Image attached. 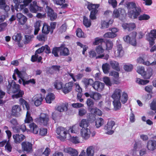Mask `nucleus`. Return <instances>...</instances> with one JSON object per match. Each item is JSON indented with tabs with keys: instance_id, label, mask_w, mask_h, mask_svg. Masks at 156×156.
<instances>
[{
	"instance_id": "f257e3e1",
	"label": "nucleus",
	"mask_w": 156,
	"mask_h": 156,
	"mask_svg": "<svg viewBox=\"0 0 156 156\" xmlns=\"http://www.w3.org/2000/svg\"><path fill=\"white\" fill-rule=\"evenodd\" d=\"M87 9L90 11L89 16L90 19L85 16H83V24L87 28L89 27L91 25V20H94L97 19L96 15L98 12L97 9L100 6L99 4H94L87 2Z\"/></svg>"
},
{
	"instance_id": "f03ea898",
	"label": "nucleus",
	"mask_w": 156,
	"mask_h": 156,
	"mask_svg": "<svg viewBox=\"0 0 156 156\" xmlns=\"http://www.w3.org/2000/svg\"><path fill=\"white\" fill-rule=\"evenodd\" d=\"M108 49H96V51H91L89 54L90 56L95 57L96 58H102L105 55V59H108L109 56L107 54L108 51Z\"/></svg>"
},
{
	"instance_id": "7ed1b4c3",
	"label": "nucleus",
	"mask_w": 156,
	"mask_h": 156,
	"mask_svg": "<svg viewBox=\"0 0 156 156\" xmlns=\"http://www.w3.org/2000/svg\"><path fill=\"white\" fill-rule=\"evenodd\" d=\"M20 87L19 85L15 84L13 85V86L11 87L8 90V93L9 94H11L18 92L17 94L12 95V97L13 99L21 97L23 95L24 93V91L20 90Z\"/></svg>"
},
{
	"instance_id": "20e7f679",
	"label": "nucleus",
	"mask_w": 156,
	"mask_h": 156,
	"mask_svg": "<svg viewBox=\"0 0 156 156\" xmlns=\"http://www.w3.org/2000/svg\"><path fill=\"white\" fill-rule=\"evenodd\" d=\"M56 132L59 136L58 137L62 141L66 139L68 140L70 135L68 129L66 128L58 127L57 129Z\"/></svg>"
},
{
	"instance_id": "39448f33",
	"label": "nucleus",
	"mask_w": 156,
	"mask_h": 156,
	"mask_svg": "<svg viewBox=\"0 0 156 156\" xmlns=\"http://www.w3.org/2000/svg\"><path fill=\"white\" fill-rule=\"evenodd\" d=\"M20 102L23 105L24 109L25 108L27 110L26 115L25 119V122L28 123L32 121L33 119L30 116V114L28 110L30 109V106L28 103L26 102L24 99L22 98H20Z\"/></svg>"
},
{
	"instance_id": "423d86ee",
	"label": "nucleus",
	"mask_w": 156,
	"mask_h": 156,
	"mask_svg": "<svg viewBox=\"0 0 156 156\" xmlns=\"http://www.w3.org/2000/svg\"><path fill=\"white\" fill-rule=\"evenodd\" d=\"M141 12V9L140 7L138 6L135 9H132L129 11L128 15L130 18L136 19L139 16Z\"/></svg>"
},
{
	"instance_id": "0eeeda50",
	"label": "nucleus",
	"mask_w": 156,
	"mask_h": 156,
	"mask_svg": "<svg viewBox=\"0 0 156 156\" xmlns=\"http://www.w3.org/2000/svg\"><path fill=\"white\" fill-rule=\"evenodd\" d=\"M146 38L149 41L150 47L153 46L155 43V40L156 39V30H151L148 35H147Z\"/></svg>"
},
{
	"instance_id": "6e6552de",
	"label": "nucleus",
	"mask_w": 156,
	"mask_h": 156,
	"mask_svg": "<svg viewBox=\"0 0 156 156\" xmlns=\"http://www.w3.org/2000/svg\"><path fill=\"white\" fill-rule=\"evenodd\" d=\"M115 124L114 121L112 120H109L107 124L104 127L106 131V133L108 135H111L114 132L113 127Z\"/></svg>"
},
{
	"instance_id": "1a4fd4ad",
	"label": "nucleus",
	"mask_w": 156,
	"mask_h": 156,
	"mask_svg": "<svg viewBox=\"0 0 156 156\" xmlns=\"http://www.w3.org/2000/svg\"><path fill=\"white\" fill-rule=\"evenodd\" d=\"M91 131L90 129L81 128L80 130V136L84 140H87L90 137Z\"/></svg>"
},
{
	"instance_id": "9d476101",
	"label": "nucleus",
	"mask_w": 156,
	"mask_h": 156,
	"mask_svg": "<svg viewBox=\"0 0 156 156\" xmlns=\"http://www.w3.org/2000/svg\"><path fill=\"white\" fill-rule=\"evenodd\" d=\"M137 72L142 76L144 78L149 79L152 74V70H151L150 72H146L144 67H138L137 68Z\"/></svg>"
},
{
	"instance_id": "9b49d317",
	"label": "nucleus",
	"mask_w": 156,
	"mask_h": 156,
	"mask_svg": "<svg viewBox=\"0 0 156 156\" xmlns=\"http://www.w3.org/2000/svg\"><path fill=\"white\" fill-rule=\"evenodd\" d=\"M49 117L48 115L46 114L41 113L39 117L37 119L38 122L44 125H47L49 122Z\"/></svg>"
},
{
	"instance_id": "f8f14e48",
	"label": "nucleus",
	"mask_w": 156,
	"mask_h": 156,
	"mask_svg": "<svg viewBox=\"0 0 156 156\" xmlns=\"http://www.w3.org/2000/svg\"><path fill=\"white\" fill-rule=\"evenodd\" d=\"M44 98V96L41 94H38L34 95L32 98V101L36 106H38L41 104V102Z\"/></svg>"
},
{
	"instance_id": "ddd939ff",
	"label": "nucleus",
	"mask_w": 156,
	"mask_h": 156,
	"mask_svg": "<svg viewBox=\"0 0 156 156\" xmlns=\"http://www.w3.org/2000/svg\"><path fill=\"white\" fill-rule=\"evenodd\" d=\"M29 9L31 12L36 13L37 12L41 11L43 8L38 6L37 2L34 1L30 3Z\"/></svg>"
},
{
	"instance_id": "4468645a",
	"label": "nucleus",
	"mask_w": 156,
	"mask_h": 156,
	"mask_svg": "<svg viewBox=\"0 0 156 156\" xmlns=\"http://www.w3.org/2000/svg\"><path fill=\"white\" fill-rule=\"evenodd\" d=\"M23 150L27 153H31L33 151L32 144L28 142H23L22 144Z\"/></svg>"
},
{
	"instance_id": "2eb2a0df",
	"label": "nucleus",
	"mask_w": 156,
	"mask_h": 156,
	"mask_svg": "<svg viewBox=\"0 0 156 156\" xmlns=\"http://www.w3.org/2000/svg\"><path fill=\"white\" fill-rule=\"evenodd\" d=\"M51 153V150L48 147H46L44 150L43 148L38 149L36 152V156H48Z\"/></svg>"
},
{
	"instance_id": "dca6fc26",
	"label": "nucleus",
	"mask_w": 156,
	"mask_h": 156,
	"mask_svg": "<svg viewBox=\"0 0 156 156\" xmlns=\"http://www.w3.org/2000/svg\"><path fill=\"white\" fill-rule=\"evenodd\" d=\"M47 9V15L48 18L51 21L55 20L57 18V14L54 12V10L51 7L48 6Z\"/></svg>"
},
{
	"instance_id": "f3484780",
	"label": "nucleus",
	"mask_w": 156,
	"mask_h": 156,
	"mask_svg": "<svg viewBox=\"0 0 156 156\" xmlns=\"http://www.w3.org/2000/svg\"><path fill=\"white\" fill-rule=\"evenodd\" d=\"M73 86V83L72 82L66 83L63 87L62 90L65 94L70 92Z\"/></svg>"
},
{
	"instance_id": "a211bd4d",
	"label": "nucleus",
	"mask_w": 156,
	"mask_h": 156,
	"mask_svg": "<svg viewBox=\"0 0 156 156\" xmlns=\"http://www.w3.org/2000/svg\"><path fill=\"white\" fill-rule=\"evenodd\" d=\"M104 39L103 38L97 37L94 39V41L93 43L94 45H98L100 44L96 48V49H103L105 47L103 45Z\"/></svg>"
},
{
	"instance_id": "6ab92c4d",
	"label": "nucleus",
	"mask_w": 156,
	"mask_h": 156,
	"mask_svg": "<svg viewBox=\"0 0 156 156\" xmlns=\"http://www.w3.org/2000/svg\"><path fill=\"white\" fill-rule=\"evenodd\" d=\"M29 129L27 130V132H30L34 134H37L38 132L39 128L35 123L33 122L29 125Z\"/></svg>"
},
{
	"instance_id": "aec40b11",
	"label": "nucleus",
	"mask_w": 156,
	"mask_h": 156,
	"mask_svg": "<svg viewBox=\"0 0 156 156\" xmlns=\"http://www.w3.org/2000/svg\"><path fill=\"white\" fill-rule=\"evenodd\" d=\"M146 147L147 149L151 151H153L156 149V141L150 140L147 143Z\"/></svg>"
},
{
	"instance_id": "412c9836",
	"label": "nucleus",
	"mask_w": 156,
	"mask_h": 156,
	"mask_svg": "<svg viewBox=\"0 0 156 156\" xmlns=\"http://www.w3.org/2000/svg\"><path fill=\"white\" fill-rule=\"evenodd\" d=\"M104 84L99 81H95L92 87L96 90L98 91L102 90L104 87Z\"/></svg>"
},
{
	"instance_id": "4be33fe9",
	"label": "nucleus",
	"mask_w": 156,
	"mask_h": 156,
	"mask_svg": "<svg viewBox=\"0 0 156 156\" xmlns=\"http://www.w3.org/2000/svg\"><path fill=\"white\" fill-rule=\"evenodd\" d=\"M12 137L14 141L16 144H19L25 138V136L22 134H15L13 135Z\"/></svg>"
},
{
	"instance_id": "5701e85b",
	"label": "nucleus",
	"mask_w": 156,
	"mask_h": 156,
	"mask_svg": "<svg viewBox=\"0 0 156 156\" xmlns=\"http://www.w3.org/2000/svg\"><path fill=\"white\" fill-rule=\"evenodd\" d=\"M16 17L20 25H23L26 23L27 19L22 14L20 13H17Z\"/></svg>"
},
{
	"instance_id": "b1692460",
	"label": "nucleus",
	"mask_w": 156,
	"mask_h": 156,
	"mask_svg": "<svg viewBox=\"0 0 156 156\" xmlns=\"http://www.w3.org/2000/svg\"><path fill=\"white\" fill-rule=\"evenodd\" d=\"M122 92V90L116 88L113 91L111 97L113 100H119Z\"/></svg>"
},
{
	"instance_id": "393cba45",
	"label": "nucleus",
	"mask_w": 156,
	"mask_h": 156,
	"mask_svg": "<svg viewBox=\"0 0 156 156\" xmlns=\"http://www.w3.org/2000/svg\"><path fill=\"white\" fill-rule=\"evenodd\" d=\"M136 32L134 31L130 34V38L129 42L130 44L133 46H136V45L137 43L136 39Z\"/></svg>"
},
{
	"instance_id": "a878e982",
	"label": "nucleus",
	"mask_w": 156,
	"mask_h": 156,
	"mask_svg": "<svg viewBox=\"0 0 156 156\" xmlns=\"http://www.w3.org/2000/svg\"><path fill=\"white\" fill-rule=\"evenodd\" d=\"M67 73L68 76H70L74 82H76L77 80H80L84 76L83 74L81 73L75 75L73 73L68 72Z\"/></svg>"
},
{
	"instance_id": "bb28decb",
	"label": "nucleus",
	"mask_w": 156,
	"mask_h": 156,
	"mask_svg": "<svg viewBox=\"0 0 156 156\" xmlns=\"http://www.w3.org/2000/svg\"><path fill=\"white\" fill-rule=\"evenodd\" d=\"M64 151L65 152L68 153L71 156H77L78 154V152L76 150L70 147L65 148Z\"/></svg>"
},
{
	"instance_id": "cd10ccee",
	"label": "nucleus",
	"mask_w": 156,
	"mask_h": 156,
	"mask_svg": "<svg viewBox=\"0 0 156 156\" xmlns=\"http://www.w3.org/2000/svg\"><path fill=\"white\" fill-rule=\"evenodd\" d=\"M21 111L20 107L18 105L13 106L12 108V113L13 115L18 116L20 115Z\"/></svg>"
},
{
	"instance_id": "c85d7f7f",
	"label": "nucleus",
	"mask_w": 156,
	"mask_h": 156,
	"mask_svg": "<svg viewBox=\"0 0 156 156\" xmlns=\"http://www.w3.org/2000/svg\"><path fill=\"white\" fill-rule=\"evenodd\" d=\"M122 26L124 29L129 31L133 30L136 27V25L134 23H123Z\"/></svg>"
},
{
	"instance_id": "c756f323",
	"label": "nucleus",
	"mask_w": 156,
	"mask_h": 156,
	"mask_svg": "<svg viewBox=\"0 0 156 156\" xmlns=\"http://www.w3.org/2000/svg\"><path fill=\"white\" fill-rule=\"evenodd\" d=\"M10 123L12 125V128L15 132H20V129L19 128H18V124L16 119H12L10 121Z\"/></svg>"
},
{
	"instance_id": "7c9ffc66",
	"label": "nucleus",
	"mask_w": 156,
	"mask_h": 156,
	"mask_svg": "<svg viewBox=\"0 0 156 156\" xmlns=\"http://www.w3.org/2000/svg\"><path fill=\"white\" fill-rule=\"evenodd\" d=\"M125 10L121 8L115 9L112 14V16L114 18H117L119 17L120 14H122V13L124 12Z\"/></svg>"
},
{
	"instance_id": "2f4dec72",
	"label": "nucleus",
	"mask_w": 156,
	"mask_h": 156,
	"mask_svg": "<svg viewBox=\"0 0 156 156\" xmlns=\"http://www.w3.org/2000/svg\"><path fill=\"white\" fill-rule=\"evenodd\" d=\"M79 126L82 128H88L89 125V122L87 119H82L78 123Z\"/></svg>"
},
{
	"instance_id": "473e14b6",
	"label": "nucleus",
	"mask_w": 156,
	"mask_h": 156,
	"mask_svg": "<svg viewBox=\"0 0 156 156\" xmlns=\"http://www.w3.org/2000/svg\"><path fill=\"white\" fill-rule=\"evenodd\" d=\"M14 72V73H16L18 77L22 80L23 82V80H24V78L27 75V74L25 71H20L18 69H16L15 70Z\"/></svg>"
},
{
	"instance_id": "72a5a7b5",
	"label": "nucleus",
	"mask_w": 156,
	"mask_h": 156,
	"mask_svg": "<svg viewBox=\"0 0 156 156\" xmlns=\"http://www.w3.org/2000/svg\"><path fill=\"white\" fill-rule=\"evenodd\" d=\"M41 31L42 33L45 35H47L49 34L50 32H51L50 26L46 23H43Z\"/></svg>"
},
{
	"instance_id": "f704fd0d",
	"label": "nucleus",
	"mask_w": 156,
	"mask_h": 156,
	"mask_svg": "<svg viewBox=\"0 0 156 156\" xmlns=\"http://www.w3.org/2000/svg\"><path fill=\"white\" fill-rule=\"evenodd\" d=\"M0 9L4 10L6 12L9 10V6L6 4V0H0Z\"/></svg>"
},
{
	"instance_id": "c9c22d12",
	"label": "nucleus",
	"mask_w": 156,
	"mask_h": 156,
	"mask_svg": "<svg viewBox=\"0 0 156 156\" xmlns=\"http://www.w3.org/2000/svg\"><path fill=\"white\" fill-rule=\"evenodd\" d=\"M68 104L66 103H62L57 107V110L60 112L66 111L67 110Z\"/></svg>"
},
{
	"instance_id": "e433bc0d",
	"label": "nucleus",
	"mask_w": 156,
	"mask_h": 156,
	"mask_svg": "<svg viewBox=\"0 0 156 156\" xmlns=\"http://www.w3.org/2000/svg\"><path fill=\"white\" fill-rule=\"evenodd\" d=\"M90 109L91 113L94 115L101 116L102 114V111L96 107L92 108H90Z\"/></svg>"
},
{
	"instance_id": "4c0bfd02",
	"label": "nucleus",
	"mask_w": 156,
	"mask_h": 156,
	"mask_svg": "<svg viewBox=\"0 0 156 156\" xmlns=\"http://www.w3.org/2000/svg\"><path fill=\"white\" fill-rule=\"evenodd\" d=\"M122 95H121L119 100L121 101L122 103L124 104L127 101L128 99V95L127 93L125 91H123L122 93Z\"/></svg>"
},
{
	"instance_id": "58836bf2",
	"label": "nucleus",
	"mask_w": 156,
	"mask_h": 156,
	"mask_svg": "<svg viewBox=\"0 0 156 156\" xmlns=\"http://www.w3.org/2000/svg\"><path fill=\"white\" fill-rule=\"evenodd\" d=\"M102 96L100 93L93 92L90 93V97L95 101L100 100Z\"/></svg>"
},
{
	"instance_id": "ea45409f",
	"label": "nucleus",
	"mask_w": 156,
	"mask_h": 156,
	"mask_svg": "<svg viewBox=\"0 0 156 156\" xmlns=\"http://www.w3.org/2000/svg\"><path fill=\"white\" fill-rule=\"evenodd\" d=\"M110 64L112 68L118 71H120V68L119 66V63L115 61H111Z\"/></svg>"
},
{
	"instance_id": "a19ab883",
	"label": "nucleus",
	"mask_w": 156,
	"mask_h": 156,
	"mask_svg": "<svg viewBox=\"0 0 156 156\" xmlns=\"http://www.w3.org/2000/svg\"><path fill=\"white\" fill-rule=\"evenodd\" d=\"M68 129L69 132L73 133H77L79 130V126L76 124L70 126Z\"/></svg>"
},
{
	"instance_id": "79ce46f5",
	"label": "nucleus",
	"mask_w": 156,
	"mask_h": 156,
	"mask_svg": "<svg viewBox=\"0 0 156 156\" xmlns=\"http://www.w3.org/2000/svg\"><path fill=\"white\" fill-rule=\"evenodd\" d=\"M86 153L88 156H94L95 153L94 147L92 146L88 147L86 149Z\"/></svg>"
},
{
	"instance_id": "37998d69",
	"label": "nucleus",
	"mask_w": 156,
	"mask_h": 156,
	"mask_svg": "<svg viewBox=\"0 0 156 156\" xmlns=\"http://www.w3.org/2000/svg\"><path fill=\"white\" fill-rule=\"evenodd\" d=\"M54 2L57 5L62 6L61 8H62L65 9L68 5L67 3L64 4L65 2V0H54Z\"/></svg>"
},
{
	"instance_id": "c03bdc74",
	"label": "nucleus",
	"mask_w": 156,
	"mask_h": 156,
	"mask_svg": "<svg viewBox=\"0 0 156 156\" xmlns=\"http://www.w3.org/2000/svg\"><path fill=\"white\" fill-rule=\"evenodd\" d=\"M113 104L115 110H118L121 108V105L119 100H114Z\"/></svg>"
},
{
	"instance_id": "a18cd8bd",
	"label": "nucleus",
	"mask_w": 156,
	"mask_h": 156,
	"mask_svg": "<svg viewBox=\"0 0 156 156\" xmlns=\"http://www.w3.org/2000/svg\"><path fill=\"white\" fill-rule=\"evenodd\" d=\"M55 97L54 94L51 93H49L46 96L45 100L46 102L48 103H51L52 101L54 100Z\"/></svg>"
},
{
	"instance_id": "49530a36",
	"label": "nucleus",
	"mask_w": 156,
	"mask_h": 156,
	"mask_svg": "<svg viewBox=\"0 0 156 156\" xmlns=\"http://www.w3.org/2000/svg\"><path fill=\"white\" fill-rule=\"evenodd\" d=\"M113 43L112 41L110 40H107L106 42L104 41L103 45L106 49H112L113 47Z\"/></svg>"
},
{
	"instance_id": "de8ad7c7",
	"label": "nucleus",
	"mask_w": 156,
	"mask_h": 156,
	"mask_svg": "<svg viewBox=\"0 0 156 156\" xmlns=\"http://www.w3.org/2000/svg\"><path fill=\"white\" fill-rule=\"evenodd\" d=\"M68 138V140L74 144H77L80 143V138L77 136L71 137V135Z\"/></svg>"
},
{
	"instance_id": "09e8293b",
	"label": "nucleus",
	"mask_w": 156,
	"mask_h": 156,
	"mask_svg": "<svg viewBox=\"0 0 156 156\" xmlns=\"http://www.w3.org/2000/svg\"><path fill=\"white\" fill-rule=\"evenodd\" d=\"M37 38L40 41L44 42L47 40V36L43 33L37 36Z\"/></svg>"
},
{
	"instance_id": "8fccbe9b",
	"label": "nucleus",
	"mask_w": 156,
	"mask_h": 156,
	"mask_svg": "<svg viewBox=\"0 0 156 156\" xmlns=\"http://www.w3.org/2000/svg\"><path fill=\"white\" fill-rule=\"evenodd\" d=\"M62 83L59 80H56L54 83L55 88L57 90L62 89Z\"/></svg>"
},
{
	"instance_id": "3c124183",
	"label": "nucleus",
	"mask_w": 156,
	"mask_h": 156,
	"mask_svg": "<svg viewBox=\"0 0 156 156\" xmlns=\"http://www.w3.org/2000/svg\"><path fill=\"white\" fill-rule=\"evenodd\" d=\"M117 36V34L115 33L108 32L104 35V37L105 38H113Z\"/></svg>"
},
{
	"instance_id": "603ef678",
	"label": "nucleus",
	"mask_w": 156,
	"mask_h": 156,
	"mask_svg": "<svg viewBox=\"0 0 156 156\" xmlns=\"http://www.w3.org/2000/svg\"><path fill=\"white\" fill-rule=\"evenodd\" d=\"M103 119L102 118H99L97 119L95 121V126L96 127H100L103 124Z\"/></svg>"
},
{
	"instance_id": "864d4df0",
	"label": "nucleus",
	"mask_w": 156,
	"mask_h": 156,
	"mask_svg": "<svg viewBox=\"0 0 156 156\" xmlns=\"http://www.w3.org/2000/svg\"><path fill=\"white\" fill-rule=\"evenodd\" d=\"M102 69L105 73H108L110 69V66L108 64L105 63L102 65Z\"/></svg>"
},
{
	"instance_id": "5fc2aeb1",
	"label": "nucleus",
	"mask_w": 156,
	"mask_h": 156,
	"mask_svg": "<svg viewBox=\"0 0 156 156\" xmlns=\"http://www.w3.org/2000/svg\"><path fill=\"white\" fill-rule=\"evenodd\" d=\"M22 36L20 33H15L12 37V39L17 42H20L22 39Z\"/></svg>"
},
{
	"instance_id": "6e6d98bb",
	"label": "nucleus",
	"mask_w": 156,
	"mask_h": 156,
	"mask_svg": "<svg viewBox=\"0 0 156 156\" xmlns=\"http://www.w3.org/2000/svg\"><path fill=\"white\" fill-rule=\"evenodd\" d=\"M150 18V16L147 14L144 13L138 17V20H148Z\"/></svg>"
},
{
	"instance_id": "4d7b16f0",
	"label": "nucleus",
	"mask_w": 156,
	"mask_h": 156,
	"mask_svg": "<svg viewBox=\"0 0 156 156\" xmlns=\"http://www.w3.org/2000/svg\"><path fill=\"white\" fill-rule=\"evenodd\" d=\"M123 49H115L114 51L115 56L116 57H121L123 55Z\"/></svg>"
},
{
	"instance_id": "13d9d810",
	"label": "nucleus",
	"mask_w": 156,
	"mask_h": 156,
	"mask_svg": "<svg viewBox=\"0 0 156 156\" xmlns=\"http://www.w3.org/2000/svg\"><path fill=\"white\" fill-rule=\"evenodd\" d=\"M126 5V7L129 9H135V8L138 7L136 6V4L133 2H128Z\"/></svg>"
},
{
	"instance_id": "bf43d9fd",
	"label": "nucleus",
	"mask_w": 156,
	"mask_h": 156,
	"mask_svg": "<svg viewBox=\"0 0 156 156\" xmlns=\"http://www.w3.org/2000/svg\"><path fill=\"white\" fill-rule=\"evenodd\" d=\"M136 82L139 85H145L148 83L149 81L148 80H145L139 78H136Z\"/></svg>"
},
{
	"instance_id": "052dcab7",
	"label": "nucleus",
	"mask_w": 156,
	"mask_h": 156,
	"mask_svg": "<svg viewBox=\"0 0 156 156\" xmlns=\"http://www.w3.org/2000/svg\"><path fill=\"white\" fill-rule=\"evenodd\" d=\"M103 81L108 86H111L112 85V82L111 81L110 79L108 77H105L103 78Z\"/></svg>"
},
{
	"instance_id": "680f3d73",
	"label": "nucleus",
	"mask_w": 156,
	"mask_h": 156,
	"mask_svg": "<svg viewBox=\"0 0 156 156\" xmlns=\"http://www.w3.org/2000/svg\"><path fill=\"white\" fill-rule=\"evenodd\" d=\"M34 37L33 35H25V40L24 41V43L25 44H27L29 43L32 40V39Z\"/></svg>"
},
{
	"instance_id": "e2e57ef3",
	"label": "nucleus",
	"mask_w": 156,
	"mask_h": 156,
	"mask_svg": "<svg viewBox=\"0 0 156 156\" xmlns=\"http://www.w3.org/2000/svg\"><path fill=\"white\" fill-rule=\"evenodd\" d=\"M36 83L35 80L34 79H31L28 80H23V85L25 86L26 84H29L30 83L35 84Z\"/></svg>"
},
{
	"instance_id": "0e129e2a",
	"label": "nucleus",
	"mask_w": 156,
	"mask_h": 156,
	"mask_svg": "<svg viewBox=\"0 0 156 156\" xmlns=\"http://www.w3.org/2000/svg\"><path fill=\"white\" fill-rule=\"evenodd\" d=\"M76 35L78 37H84V33L82 30L80 28H78L76 30Z\"/></svg>"
},
{
	"instance_id": "69168bd1",
	"label": "nucleus",
	"mask_w": 156,
	"mask_h": 156,
	"mask_svg": "<svg viewBox=\"0 0 156 156\" xmlns=\"http://www.w3.org/2000/svg\"><path fill=\"white\" fill-rule=\"evenodd\" d=\"M112 22V21L110 20L108 22L104 21L101 23V27L103 28H107L109 27V24H111Z\"/></svg>"
},
{
	"instance_id": "338daca9",
	"label": "nucleus",
	"mask_w": 156,
	"mask_h": 156,
	"mask_svg": "<svg viewBox=\"0 0 156 156\" xmlns=\"http://www.w3.org/2000/svg\"><path fill=\"white\" fill-rule=\"evenodd\" d=\"M87 119L88 122H93L95 120V115L92 114H89V115L87 117Z\"/></svg>"
},
{
	"instance_id": "774afa93",
	"label": "nucleus",
	"mask_w": 156,
	"mask_h": 156,
	"mask_svg": "<svg viewBox=\"0 0 156 156\" xmlns=\"http://www.w3.org/2000/svg\"><path fill=\"white\" fill-rule=\"evenodd\" d=\"M150 108L156 112V99L154 100L150 104Z\"/></svg>"
}]
</instances>
